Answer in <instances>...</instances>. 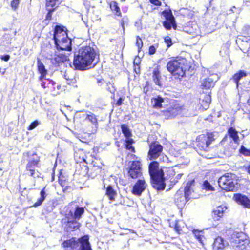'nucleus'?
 <instances>
[{
  "instance_id": "59",
  "label": "nucleus",
  "mask_w": 250,
  "mask_h": 250,
  "mask_svg": "<svg viewBox=\"0 0 250 250\" xmlns=\"http://www.w3.org/2000/svg\"><path fill=\"white\" fill-rule=\"evenodd\" d=\"M248 171L249 173L250 174V166H249L248 167Z\"/></svg>"
},
{
  "instance_id": "57",
  "label": "nucleus",
  "mask_w": 250,
  "mask_h": 250,
  "mask_svg": "<svg viewBox=\"0 0 250 250\" xmlns=\"http://www.w3.org/2000/svg\"><path fill=\"white\" fill-rule=\"evenodd\" d=\"M183 175V174L182 173H180V174H178L176 176V178L178 180V179H180L182 176Z\"/></svg>"
},
{
  "instance_id": "37",
  "label": "nucleus",
  "mask_w": 250,
  "mask_h": 250,
  "mask_svg": "<svg viewBox=\"0 0 250 250\" xmlns=\"http://www.w3.org/2000/svg\"><path fill=\"white\" fill-rule=\"evenodd\" d=\"M205 101V104L204 105V108L207 109L208 107L209 104L211 102V96L209 94L206 95L205 99H203V102Z\"/></svg>"
},
{
  "instance_id": "49",
  "label": "nucleus",
  "mask_w": 250,
  "mask_h": 250,
  "mask_svg": "<svg viewBox=\"0 0 250 250\" xmlns=\"http://www.w3.org/2000/svg\"><path fill=\"white\" fill-rule=\"evenodd\" d=\"M140 63V59L138 57H136L134 60V64L139 65Z\"/></svg>"
},
{
  "instance_id": "1",
  "label": "nucleus",
  "mask_w": 250,
  "mask_h": 250,
  "mask_svg": "<svg viewBox=\"0 0 250 250\" xmlns=\"http://www.w3.org/2000/svg\"><path fill=\"white\" fill-rule=\"evenodd\" d=\"M96 54L95 50L86 46L80 48L74 56L73 65L76 69L85 70L87 67H94L96 63H93Z\"/></svg>"
},
{
  "instance_id": "8",
  "label": "nucleus",
  "mask_w": 250,
  "mask_h": 250,
  "mask_svg": "<svg viewBox=\"0 0 250 250\" xmlns=\"http://www.w3.org/2000/svg\"><path fill=\"white\" fill-rule=\"evenodd\" d=\"M214 137L212 133H207L199 135L196 139L197 147L201 150L208 151L209 146L214 141Z\"/></svg>"
},
{
  "instance_id": "6",
  "label": "nucleus",
  "mask_w": 250,
  "mask_h": 250,
  "mask_svg": "<svg viewBox=\"0 0 250 250\" xmlns=\"http://www.w3.org/2000/svg\"><path fill=\"white\" fill-rule=\"evenodd\" d=\"M219 187L227 191H233L236 188L237 180L236 176L232 173H226L218 179Z\"/></svg>"
},
{
  "instance_id": "30",
  "label": "nucleus",
  "mask_w": 250,
  "mask_h": 250,
  "mask_svg": "<svg viewBox=\"0 0 250 250\" xmlns=\"http://www.w3.org/2000/svg\"><path fill=\"white\" fill-rule=\"evenodd\" d=\"M75 216L74 214L73 211L70 210L67 213L65 214V218L62 220L63 223L65 224V223L72 221L73 220H75Z\"/></svg>"
},
{
  "instance_id": "15",
  "label": "nucleus",
  "mask_w": 250,
  "mask_h": 250,
  "mask_svg": "<svg viewBox=\"0 0 250 250\" xmlns=\"http://www.w3.org/2000/svg\"><path fill=\"white\" fill-rule=\"evenodd\" d=\"M152 78L153 81L156 85L159 86H161L162 85L161 82L162 76L159 66H157L153 69L152 72Z\"/></svg>"
},
{
  "instance_id": "16",
  "label": "nucleus",
  "mask_w": 250,
  "mask_h": 250,
  "mask_svg": "<svg viewBox=\"0 0 250 250\" xmlns=\"http://www.w3.org/2000/svg\"><path fill=\"white\" fill-rule=\"evenodd\" d=\"M181 110V108L178 105H174L173 106L167 108L164 111V114L168 118H173L178 115Z\"/></svg>"
},
{
  "instance_id": "26",
  "label": "nucleus",
  "mask_w": 250,
  "mask_h": 250,
  "mask_svg": "<svg viewBox=\"0 0 250 250\" xmlns=\"http://www.w3.org/2000/svg\"><path fill=\"white\" fill-rule=\"evenodd\" d=\"M40 196H41L40 198L38 199L37 201L35 203L34 206L38 207V206H40L42 203V202H43L44 199H45L46 196V192L45 191V188H44L41 191Z\"/></svg>"
},
{
  "instance_id": "41",
  "label": "nucleus",
  "mask_w": 250,
  "mask_h": 250,
  "mask_svg": "<svg viewBox=\"0 0 250 250\" xmlns=\"http://www.w3.org/2000/svg\"><path fill=\"white\" fill-rule=\"evenodd\" d=\"M56 8V7H47L48 12L46 16V19L50 20L51 19L52 12L55 10Z\"/></svg>"
},
{
  "instance_id": "56",
  "label": "nucleus",
  "mask_w": 250,
  "mask_h": 250,
  "mask_svg": "<svg viewBox=\"0 0 250 250\" xmlns=\"http://www.w3.org/2000/svg\"><path fill=\"white\" fill-rule=\"evenodd\" d=\"M42 82L41 83V86L45 88L46 87H48V85H46V82L43 81V80L42 81H41Z\"/></svg>"
},
{
  "instance_id": "32",
  "label": "nucleus",
  "mask_w": 250,
  "mask_h": 250,
  "mask_svg": "<svg viewBox=\"0 0 250 250\" xmlns=\"http://www.w3.org/2000/svg\"><path fill=\"white\" fill-rule=\"evenodd\" d=\"M55 60L58 63L63 62L69 60L68 56L66 55L60 54L55 58Z\"/></svg>"
},
{
  "instance_id": "18",
  "label": "nucleus",
  "mask_w": 250,
  "mask_h": 250,
  "mask_svg": "<svg viewBox=\"0 0 250 250\" xmlns=\"http://www.w3.org/2000/svg\"><path fill=\"white\" fill-rule=\"evenodd\" d=\"M227 209L225 206H218L212 212V216L214 221H218L221 218L224 211Z\"/></svg>"
},
{
  "instance_id": "50",
  "label": "nucleus",
  "mask_w": 250,
  "mask_h": 250,
  "mask_svg": "<svg viewBox=\"0 0 250 250\" xmlns=\"http://www.w3.org/2000/svg\"><path fill=\"white\" fill-rule=\"evenodd\" d=\"M150 2L153 3L155 5H160L161 4V2L158 0H149Z\"/></svg>"
},
{
  "instance_id": "36",
  "label": "nucleus",
  "mask_w": 250,
  "mask_h": 250,
  "mask_svg": "<svg viewBox=\"0 0 250 250\" xmlns=\"http://www.w3.org/2000/svg\"><path fill=\"white\" fill-rule=\"evenodd\" d=\"M85 116L86 119L88 120L93 124H97V119L94 114L90 113V114H85Z\"/></svg>"
},
{
  "instance_id": "45",
  "label": "nucleus",
  "mask_w": 250,
  "mask_h": 250,
  "mask_svg": "<svg viewBox=\"0 0 250 250\" xmlns=\"http://www.w3.org/2000/svg\"><path fill=\"white\" fill-rule=\"evenodd\" d=\"M107 84L108 86L107 90L111 93H114V92L116 91V89H115L113 84L110 82H109V83H107Z\"/></svg>"
},
{
  "instance_id": "35",
  "label": "nucleus",
  "mask_w": 250,
  "mask_h": 250,
  "mask_svg": "<svg viewBox=\"0 0 250 250\" xmlns=\"http://www.w3.org/2000/svg\"><path fill=\"white\" fill-rule=\"evenodd\" d=\"M193 233L196 238V239L201 243H202V238L203 237V232L198 231L197 230H194Z\"/></svg>"
},
{
  "instance_id": "53",
  "label": "nucleus",
  "mask_w": 250,
  "mask_h": 250,
  "mask_svg": "<svg viewBox=\"0 0 250 250\" xmlns=\"http://www.w3.org/2000/svg\"><path fill=\"white\" fill-rule=\"evenodd\" d=\"M126 147L127 149L131 150L132 151H134V147L131 146V145L128 144L126 145Z\"/></svg>"
},
{
  "instance_id": "5",
  "label": "nucleus",
  "mask_w": 250,
  "mask_h": 250,
  "mask_svg": "<svg viewBox=\"0 0 250 250\" xmlns=\"http://www.w3.org/2000/svg\"><path fill=\"white\" fill-rule=\"evenodd\" d=\"M62 245L63 247L72 250H92L88 235H84L78 239L72 238L64 241Z\"/></svg>"
},
{
  "instance_id": "4",
  "label": "nucleus",
  "mask_w": 250,
  "mask_h": 250,
  "mask_svg": "<svg viewBox=\"0 0 250 250\" xmlns=\"http://www.w3.org/2000/svg\"><path fill=\"white\" fill-rule=\"evenodd\" d=\"M53 39L58 50L69 51L71 49V40L68 38L64 29L57 26L55 28Z\"/></svg>"
},
{
  "instance_id": "31",
  "label": "nucleus",
  "mask_w": 250,
  "mask_h": 250,
  "mask_svg": "<svg viewBox=\"0 0 250 250\" xmlns=\"http://www.w3.org/2000/svg\"><path fill=\"white\" fill-rule=\"evenodd\" d=\"M121 129L123 133L125 136L127 138L131 136V133L128 128V126L126 124H123L121 125Z\"/></svg>"
},
{
  "instance_id": "42",
  "label": "nucleus",
  "mask_w": 250,
  "mask_h": 250,
  "mask_svg": "<svg viewBox=\"0 0 250 250\" xmlns=\"http://www.w3.org/2000/svg\"><path fill=\"white\" fill-rule=\"evenodd\" d=\"M19 3V0H13L11 2V6L13 10H16V9H17Z\"/></svg>"
},
{
  "instance_id": "39",
  "label": "nucleus",
  "mask_w": 250,
  "mask_h": 250,
  "mask_svg": "<svg viewBox=\"0 0 250 250\" xmlns=\"http://www.w3.org/2000/svg\"><path fill=\"white\" fill-rule=\"evenodd\" d=\"M203 186V188L207 190H213V187L207 180H206L204 182Z\"/></svg>"
},
{
  "instance_id": "38",
  "label": "nucleus",
  "mask_w": 250,
  "mask_h": 250,
  "mask_svg": "<svg viewBox=\"0 0 250 250\" xmlns=\"http://www.w3.org/2000/svg\"><path fill=\"white\" fill-rule=\"evenodd\" d=\"M240 153L246 156H250V149H248L243 146H241L239 150Z\"/></svg>"
},
{
  "instance_id": "54",
  "label": "nucleus",
  "mask_w": 250,
  "mask_h": 250,
  "mask_svg": "<svg viewBox=\"0 0 250 250\" xmlns=\"http://www.w3.org/2000/svg\"><path fill=\"white\" fill-rule=\"evenodd\" d=\"M230 11H231L233 13H238L239 12V10L236 8L235 6H233L232 8L230 9Z\"/></svg>"
},
{
  "instance_id": "29",
  "label": "nucleus",
  "mask_w": 250,
  "mask_h": 250,
  "mask_svg": "<svg viewBox=\"0 0 250 250\" xmlns=\"http://www.w3.org/2000/svg\"><path fill=\"white\" fill-rule=\"evenodd\" d=\"M164 102V99L160 97H158L155 98H153L152 100V103L153 106L155 108H160L162 106V103Z\"/></svg>"
},
{
  "instance_id": "17",
  "label": "nucleus",
  "mask_w": 250,
  "mask_h": 250,
  "mask_svg": "<svg viewBox=\"0 0 250 250\" xmlns=\"http://www.w3.org/2000/svg\"><path fill=\"white\" fill-rule=\"evenodd\" d=\"M234 197L237 203L246 208H250V200L246 196L241 194H236Z\"/></svg>"
},
{
  "instance_id": "3",
  "label": "nucleus",
  "mask_w": 250,
  "mask_h": 250,
  "mask_svg": "<svg viewBox=\"0 0 250 250\" xmlns=\"http://www.w3.org/2000/svg\"><path fill=\"white\" fill-rule=\"evenodd\" d=\"M188 67L187 59L181 57L169 61L167 65V70L178 78L185 76V72Z\"/></svg>"
},
{
  "instance_id": "14",
  "label": "nucleus",
  "mask_w": 250,
  "mask_h": 250,
  "mask_svg": "<svg viewBox=\"0 0 250 250\" xmlns=\"http://www.w3.org/2000/svg\"><path fill=\"white\" fill-rule=\"evenodd\" d=\"M189 199L184 195L183 190L179 189L174 195L175 203L179 208L183 207Z\"/></svg>"
},
{
  "instance_id": "58",
  "label": "nucleus",
  "mask_w": 250,
  "mask_h": 250,
  "mask_svg": "<svg viewBox=\"0 0 250 250\" xmlns=\"http://www.w3.org/2000/svg\"><path fill=\"white\" fill-rule=\"evenodd\" d=\"M5 72V69H4L3 71H1V68H0V73H1L2 75L4 74Z\"/></svg>"
},
{
  "instance_id": "21",
  "label": "nucleus",
  "mask_w": 250,
  "mask_h": 250,
  "mask_svg": "<svg viewBox=\"0 0 250 250\" xmlns=\"http://www.w3.org/2000/svg\"><path fill=\"white\" fill-rule=\"evenodd\" d=\"M37 66L38 70L41 74V76L39 78V80L42 81L43 79L46 80L45 79V77L47 74V70L45 69L43 63L41 61V60L39 59H38L37 60Z\"/></svg>"
},
{
  "instance_id": "27",
  "label": "nucleus",
  "mask_w": 250,
  "mask_h": 250,
  "mask_svg": "<svg viewBox=\"0 0 250 250\" xmlns=\"http://www.w3.org/2000/svg\"><path fill=\"white\" fill-rule=\"evenodd\" d=\"M106 194L108 196L110 200L113 201L116 194V192L111 186H108L106 188Z\"/></svg>"
},
{
  "instance_id": "12",
  "label": "nucleus",
  "mask_w": 250,
  "mask_h": 250,
  "mask_svg": "<svg viewBox=\"0 0 250 250\" xmlns=\"http://www.w3.org/2000/svg\"><path fill=\"white\" fill-rule=\"evenodd\" d=\"M147 187V184L143 179H139L133 187L132 193L135 195L140 196Z\"/></svg>"
},
{
  "instance_id": "24",
  "label": "nucleus",
  "mask_w": 250,
  "mask_h": 250,
  "mask_svg": "<svg viewBox=\"0 0 250 250\" xmlns=\"http://www.w3.org/2000/svg\"><path fill=\"white\" fill-rule=\"evenodd\" d=\"M194 180L188 181L187 184L184 190H183L184 195L188 199L190 198L189 196L191 195V192L192 191V186L194 185Z\"/></svg>"
},
{
  "instance_id": "61",
  "label": "nucleus",
  "mask_w": 250,
  "mask_h": 250,
  "mask_svg": "<svg viewBox=\"0 0 250 250\" xmlns=\"http://www.w3.org/2000/svg\"><path fill=\"white\" fill-rule=\"evenodd\" d=\"M16 33H17V32H16V31H15V32H14V34H15V35H16Z\"/></svg>"
},
{
  "instance_id": "51",
  "label": "nucleus",
  "mask_w": 250,
  "mask_h": 250,
  "mask_svg": "<svg viewBox=\"0 0 250 250\" xmlns=\"http://www.w3.org/2000/svg\"><path fill=\"white\" fill-rule=\"evenodd\" d=\"M125 142L126 143V145H128V144L131 145L133 143V140L132 139H130L129 138H126Z\"/></svg>"
},
{
  "instance_id": "48",
  "label": "nucleus",
  "mask_w": 250,
  "mask_h": 250,
  "mask_svg": "<svg viewBox=\"0 0 250 250\" xmlns=\"http://www.w3.org/2000/svg\"><path fill=\"white\" fill-rule=\"evenodd\" d=\"M10 57L9 55H1L0 56V59L6 62L8 61L10 59Z\"/></svg>"
},
{
  "instance_id": "28",
  "label": "nucleus",
  "mask_w": 250,
  "mask_h": 250,
  "mask_svg": "<svg viewBox=\"0 0 250 250\" xmlns=\"http://www.w3.org/2000/svg\"><path fill=\"white\" fill-rule=\"evenodd\" d=\"M84 211V208L83 207H77L75 210L74 212L75 219L79 220L82 214H83Z\"/></svg>"
},
{
  "instance_id": "60",
  "label": "nucleus",
  "mask_w": 250,
  "mask_h": 250,
  "mask_svg": "<svg viewBox=\"0 0 250 250\" xmlns=\"http://www.w3.org/2000/svg\"><path fill=\"white\" fill-rule=\"evenodd\" d=\"M47 80L49 82V83H54V82L52 80H51L50 79H47Z\"/></svg>"
},
{
  "instance_id": "40",
  "label": "nucleus",
  "mask_w": 250,
  "mask_h": 250,
  "mask_svg": "<svg viewBox=\"0 0 250 250\" xmlns=\"http://www.w3.org/2000/svg\"><path fill=\"white\" fill-rule=\"evenodd\" d=\"M40 124V123L38 120H35L31 123L30 125L28 127V130H33Z\"/></svg>"
},
{
  "instance_id": "9",
  "label": "nucleus",
  "mask_w": 250,
  "mask_h": 250,
  "mask_svg": "<svg viewBox=\"0 0 250 250\" xmlns=\"http://www.w3.org/2000/svg\"><path fill=\"white\" fill-rule=\"evenodd\" d=\"M163 146L157 142H153L149 145V150L148 153V157L150 160H155L160 156H162L163 161H167L168 158L164 155L162 151Z\"/></svg>"
},
{
  "instance_id": "19",
  "label": "nucleus",
  "mask_w": 250,
  "mask_h": 250,
  "mask_svg": "<svg viewBox=\"0 0 250 250\" xmlns=\"http://www.w3.org/2000/svg\"><path fill=\"white\" fill-rule=\"evenodd\" d=\"M201 87L203 89H210L213 87L215 85L213 79L210 77L203 79L201 81Z\"/></svg>"
},
{
  "instance_id": "44",
  "label": "nucleus",
  "mask_w": 250,
  "mask_h": 250,
  "mask_svg": "<svg viewBox=\"0 0 250 250\" xmlns=\"http://www.w3.org/2000/svg\"><path fill=\"white\" fill-rule=\"evenodd\" d=\"M64 77L68 81L67 83L68 84L73 83H74V80L72 77H70L67 73L65 72L64 74Z\"/></svg>"
},
{
  "instance_id": "52",
  "label": "nucleus",
  "mask_w": 250,
  "mask_h": 250,
  "mask_svg": "<svg viewBox=\"0 0 250 250\" xmlns=\"http://www.w3.org/2000/svg\"><path fill=\"white\" fill-rule=\"evenodd\" d=\"M175 229L177 232H179L181 230V229L179 226V223L176 222L175 224Z\"/></svg>"
},
{
  "instance_id": "7",
  "label": "nucleus",
  "mask_w": 250,
  "mask_h": 250,
  "mask_svg": "<svg viewBox=\"0 0 250 250\" xmlns=\"http://www.w3.org/2000/svg\"><path fill=\"white\" fill-rule=\"evenodd\" d=\"M231 246L234 250H250L249 240L247 236L242 233L233 235Z\"/></svg>"
},
{
  "instance_id": "20",
  "label": "nucleus",
  "mask_w": 250,
  "mask_h": 250,
  "mask_svg": "<svg viewBox=\"0 0 250 250\" xmlns=\"http://www.w3.org/2000/svg\"><path fill=\"white\" fill-rule=\"evenodd\" d=\"M226 246L224 240L221 237L216 238L212 244L213 250H223Z\"/></svg>"
},
{
  "instance_id": "13",
  "label": "nucleus",
  "mask_w": 250,
  "mask_h": 250,
  "mask_svg": "<svg viewBox=\"0 0 250 250\" xmlns=\"http://www.w3.org/2000/svg\"><path fill=\"white\" fill-rule=\"evenodd\" d=\"M164 13L165 14V16L167 21L163 22V26L167 30L171 29L172 27H173L174 29H176V24L175 23L174 17L171 12L164 11Z\"/></svg>"
},
{
  "instance_id": "25",
  "label": "nucleus",
  "mask_w": 250,
  "mask_h": 250,
  "mask_svg": "<svg viewBox=\"0 0 250 250\" xmlns=\"http://www.w3.org/2000/svg\"><path fill=\"white\" fill-rule=\"evenodd\" d=\"M229 136L233 139L236 143H238L239 139L238 135V132L233 127L229 128L228 130Z\"/></svg>"
},
{
  "instance_id": "46",
  "label": "nucleus",
  "mask_w": 250,
  "mask_h": 250,
  "mask_svg": "<svg viewBox=\"0 0 250 250\" xmlns=\"http://www.w3.org/2000/svg\"><path fill=\"white\" fill-rule=\"evenodd\" d=\"M164 40H165V42L167 44V47H169L170 46L172 45V41H171V38L167 36V37H165Z\"/></svg>"
},
{
  "instance_id": "47",
  "label": "nucleus",
  "mask_w": 250,
  "mask_h": 250,
  "mask_svg": "<svg viewBox=\"0 0 250 250\" xmlns=\"http://www.w3.org/2000/svg\"><path fill=\"white\" fill-rule=\"evenodd\" d=\"M157 47V45H153L150 46L149 48V54L150 55L154 54L156 52Z\"/></svg>"
},
{
  "instance_id": "43",
  "label": "nucleus",
  "mask_w": 250,
  "mask_h": 250,
  "mask_svg": "<svg viewBox=\"0 0 250 250\" xmlns=\"http://www.w3.org/2000/svg\"><path fill=\"white\" fill-rule=\"evenodd\" d=\"M136 46L138 47L139 50H140V49H141L143 45L142 39L138 36H137V37H136Z\"/></svg>"
},
{
  "instance_id": "62",
  "label": "nucleus",
  "mask_w": 250,
  "mask_h": 250,
  "mask_svg": "<svg viewBox=\"0 0 250 250\" xmlns=\"http://www.w3.org/2000/svg\"><path fill=\"white\" fill-rule=\"evenodd\" d=\"M125 0H121L122 1H125Z\"/></svg>"
},
{
  "instance_id": "11",
  "label": "nucleus",
  "mask_w": 250,
  "mask_h": 250,
  "mask_svg": "<svg viewBox=\"0 0 250 250\" xmlns=\"http://www.w3.org/2000/svg\"><path fill=\"white\" fill-rule=\"evenodd\" d=\"M39 159L36 155V158H33V160L29 161L26 167V174H28L33 177H38L39 176L38 172H35V169L38 164Z\"/></svg>"
},
{
  "instance_id": "34",
  "label": "nucleus",
  "mask_w": 250,
  "mask_h": 250,
  "mask_svg": "<svg viewBox=\"0 0 250 250\" xmlns=\"http://www.w3.org/2000/svg\"><path fill=\"white\" fill-rule=\"evenodd\" d=\"M46 7H57L59 4H60L59 0H46Z\"/></svg>"
},
{
  "instance_id": "23",
  "label": "nucleus",
  "mask_w": 250,
  "mask_h": 250,
  "mask_svg": "<svg viewBox=\"0 0 250 250\" xmlns=\"http://www.w3.org/2000/svg\"><path fill=\"white\" fill-rule=\"evenodd\" d=\"M248 75V73L244 70H240L237 73H235L232 77L233 81L235 82L236 84V86L238 87L239 85V81Z\"/></svg>"
},
{
  "instance_id": "10",
  "label": "nucleus",
  "mask_w": 250,
  "mask_h": 250,
  "mask_svg": "<svg viewBox=\"0 0 250 250\" xmlns=\"http://www.w3.org/2000/svg\"><path fill=\"white\" fill-rule=\"evenodd\" d=\"M129 176L133 179L139 177L142 175L141 163L139 161H133L129 167Z\"/></svg>"
},
{
  "instance_id": "22",
  "label": "nucleus",
  "mask_w": 250,
  "mask_h": 250,
  "mask_svg": "<svg viewBox=\"0 0 250 250\" xmlns=\"http://www.w3.org/2000/svg\"><path fill=\"white\" fill-rule=\"evenodd\" d=\"M65 224V227L68 231H75L79 229L80 226V224L77 221V220L66 222Z\"/></svg>"
},
{
  "instance_id": "2",
  "label": "nucleus",
  "mask_w": 250,
  "mask_h": 250,
  "mask_svg": "<svg viewBox=\"0 0 250 250\" xmlns=\"http://www.w3.org/2000/svg\"><path fill=\"white\" fill-rule=\"evenodd\" d=\"M148 171L152 187L158 191L164 190L166 187L164 172L159 169L158 163L151 162L149 165Z\"/></svg>"
},
{
  "instance_id": "33",
  "label": "nucleus",
  "mask_w": 250,
  "mask_h": 250,
  "mask_svg": "<svg viewBox=\"0 0 250 250\" xmlns=\"http://www.w3.org/2000/svg\"><path fill=\"white\" fill-rule=\"evenodd\" d=\"M110 7L112 11H116L115 14L119 16L121 15L120 8L118 5V3L115 1H112L110 3Z\"/></svg>"
},
{
  "instance_id": "55",
  "label": "nucleus",
  "mask_w": 250,
  "mask_h": 250,
  "mask_svg": "<svg viewBox=\"0 0 250 250\" xmlns=\"http://www.w3.org/2000/svg\"><path fill=\"white\" fill-rule=\"evenodd\" d=\"M122 102L123 99L122 98H120L116 102V105L118 106L121 105L122 104Z\"/></svg>"
}]
</instances>
